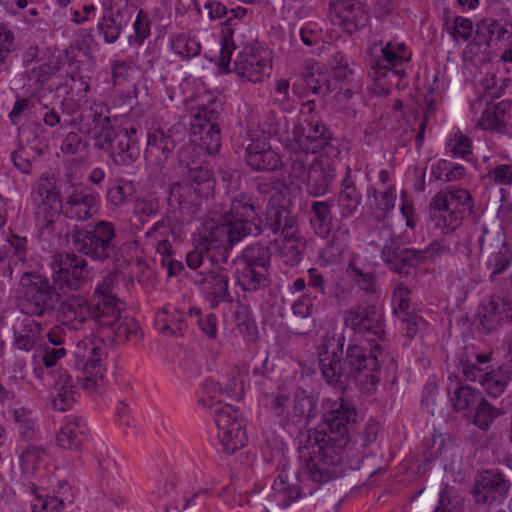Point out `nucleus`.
I'll list each match as a JSON object with an SVG mask.
<instances>
[{
	"instance_id": "obj_1",
	"label": "nucleus",
	"mask_w": 512,
	"mask_h": 512,
	"mask_svg": "<svg viewBox=\"0 0 512 512\" xmlns=\"http://www.w3.org/2000/svg\"><path fill=\"white\" fill-rule=\"evenodd\" d=\"M354 405L344 398L328 402L322 424L299 435L300 458L304 460L310 478L319 483L335 475L331 468L343 460L349 442L350 429L356 422Z\"/></svg>"
},
{
	"instance_id": "obj_2",
	"label": "nucleus",
	"mask_w": 512,
	"mask_h": 512,
	"mask_svg": "<svg viewBox=\"0 0 512 512\" xmlns=\"http://www.w3.org/2000/svg\"><path fill=\"white\" fill-rule=\"evenodd\" d=\"M259 207L245 194L230 199L229 208L220 220H207L194 237L195 249L186 256L189 268L197 269L203 261V253H212L216 261L226 262L232 247L244 237L261 232L259 225L251 222Z\"/></svg>"
},
{
	"instance_id": "obj_3",
	"label": "nucleus",
	"mask_w": 512,
	"mask_h": 512,
	"mask_svg": "<svg viewBox=\"0 0 512 512\" xmlns=\"http://www.w3.org/2000/svg\"><path fill=\"white\" fill-rule=\"evenodd\" d=\"M344 337L337 341L324 338L318 347L319 366L325 380L331 385H342L354 379L365 393H373L380 382L381 347L376 344L367 348L360 344H350L343 356Z\"/></svg>"
},
{
	"instance_id": "obj_4",
	"label": "nucleus",
	"mask_w": 512,
	"mask_h": 512,
	"mask_svg": "<svg viewBox=\"0 0 512 512\" xmlns=\"http://www.w3.org/2000/svg\"><path fill=\"white\" fill-rule=\"evenodd\" d=\"M473 212V201L466 189L439 191L429 203V218L442 233L454 231Z\"/></svg>"
},
{
	"instance_id": "obj_5",
	"label": "nucleus",
	"mask_w": 512,
	"mask_h": 512,
	"mask_svg": "<svg viewBox=\"0 0 512 512\" xmlns=\"http://www.w3.org/2000/svg\"><path fill=\"white\" fill-rule=\"evenodd\" d=\"M19 283L23 289L20 307L24 314L42 317L55 310L59 294L46 276L25 271Z\"/></svg>"
},
{
	"instance_id": "obj_6",
	"label": "nucleus",
	"mask_w": 512,
	"mask_h": 512,
	"mask_svg": "<svg viewBox=\"0 0 512 512\" xmlns=\"http://www.w3.org/2000/svg\"><path fill=\"white\" fill-rule=\"evenodd\" d=\"M115 227L113 223L102 220L95 224L92 231L74 230L73 247L86 256L97 261H105L115 253Z\"/></svg>"
},
{
	"instance_id": "obj_7",
	"label": "nucleus",
	"mask_w": 512,
	"mask_h": 512,
	"mask_svg": "<svg viewBox=\"0 0 512 512\" xmlns=\"http://www.w3.org/2000/svg\"><path fill=\"white\" fill-rule=\"evenodd\" d=\"M293 139L297 147L310 154H318V157L335 159L340 155L337 139L320 121L309 120L305 124L296 125Z\"/></svg>"
},
{
	"instance_id": "obj_8",
	"label": "nucleus",
	"mask_w": 512,
	"mask_h": 512,
	"mask_svg": "<svg viewBox=\"0 0 512 512\" xmlns=\"http://www.w3.org/2000/svg\"><path fill=\"white\" fill-rule=\"evenodd\" d=\"M136 133V128L114 127L112 130H104L94 135V146L108 152L115 164L130 165L140 155Z\"/></svg>"
},
{
	"instance_id": "obj_9",
	"label": "nucleus",
	"mask_w": 512,
	"mask_h": 512,
	"mask_svg": "<svg viewBox=\"0 0 512 512\" xmlns=\"http://www.w3.org/2000/svg\"><path fill=\"white\" fill-rule=\"evenodd\" d=\"M215 424L218 428V438L223 451L228 454L241 449L246 441L244 420L238 409L230 404L214 408Z\"/></svg>"
},
{
	"instance_id": "obj_10",
	"label": "nucleus",
	"mask_w": 512,
	"mask_h": 512,
	"mask_svg": "<svg viewBox=\"0 0 512 512\" xmlns=\"http://www.w3.org/2000/svg\"><path fill=\"white\" fill-rule=\"evenodd\" d=\"M117 274L108 273L99 282L93 292L92 302L94 304V322L97 325H111L123 313L125 304L117 297Z\"/></svg>"
},
{
	"instance_id": "obj_11",
	"label": "nucleus",
	"mask_w": 512,
	"mask_h": 512,
	"mask_svg": "<svg viewBox=\"0 0 512 512\" xmlns=\"http://www.w3.org/2000/svg\"><path fill=\"white\" fill-rule=\"evenodd\" d=\"M53 282L60 290H77L83 286L88 277L86 261L69 253H57L50 262Z\"/></svg>"
},
{
	"instance_id": "obj_12",
	"label": "nucleus",
	"mask_w": 512,
	"mask_h": 512,
	"mask_svg": "<svg viewBox=\"0 0 512 512\" xmlns=\"http://www.w3.org/2000/svg\"><path fill=\"white\" fill-rule=\"evenodd\" d=\"M233 71L247 82L264 81L272 71L269 52L258 44L244 46L234 60Z\"/></svg>"
},
{
	"instance_id": "obj_13",
	"label": "nucleus",
	"mask_w": 512,
	"mask_h": 512,
	"mask_svg": "<svg viewBox=\"0 0 512 512\" xmlns=\"http://www.w3.org/2000/svg\"><path fill=\"white\" fill-rule=\"evenodd\" d=\"M478 242L482 253H491L487 265L491 269L489 279L495 282L512 266V248L501 239L499 231H490L485 225Z\"/></svg>"
},
{
	"instance_id": "obj_14",
	"label": "nucleus",
	"mask_w": 512,
	"mask_h": 512,
	"mask_svg": "<svg viewBox=\"0 0 512 512\" xmlns=\"http://www.w3.org/2000/svg\"><path fill=\"white\" fill-rule=\"evenodd\" d=\"M196 148L186 145L179 151V164L183 168L185 180L201 197L209 196L214 188V178L209 165L202 163L195 155Z\"/></svg>"
},
{
	"instance_id": "obj_15",
	"label": "nucleus",
	"mask_w": 512,
	"mask_h": 512,
	"mask_svg": "<svg viewBox=\"0 0 512 512\" xmlns=\"http://www.w3.org/2000/svg\"><path fill=\"white\" fill-rule=\"evenodd\" d=\"M344 325L360 335L381 339L384 335L383 313L373 301L360 303L344 312Z\"/></svg>"
},
{
	"instance_id": "obj_16",
	"label": "nucleus",
	"mask_w": 512,
	"mask_h": 512,
	"mask_svg": "<svg viewBox=\"0 0 512 512\" xmlns=\"http://www.w3.org/2000/svg\"><path fill=\"white\" fill-rule=\"evenodd\" d=\"M99 199L98 193L90 186L71 185L59 206L60 212L71 220L86 221L90 219L96 209Z\"/></svg>"
},
{
	"instance_id": "obj_17",
	"label": "nucleus",
	"mask_w": 512,
	"mask_h": 512,
	"mask_svg": "<svg viewBox=\"0 0 512 512\" xmlns=\"http://www.w3.org/2000/svg\"><path fill=\"white\" fill-rule=\"evenodd\" d=\"M229 274L224 268L216 266L209 271L200 272L195 279L205 299L209 301L212 308L220 303L232 302L229 292Z\"/></svg>"
},
{
	"instance_id": "obj_18",
	"label": "nucleus",
	"mask_w": 512,
	"mask_h": 512,
	"mask_svg": "<svg viewBox=\"0 0 512 512\" xmlns=\"http://www.w3.org/2000/svg\"><path fill=\"white\" fill-rule=\"evenodd\" d=\"M382 60L370 58L369 66L375 72L386 76L390 71L393 75L402 78L406 75L403 68L411 60L412 53L404 43L388 41L381 48Z\"/></svg>"
},
{
	"instance_id": "obj_19",
	"label": "nucleus",
	"mask_w": 512,
	"mask_h": 512,
	"mask_svg": "<svg viewBox=\"0 0 512 512\" xmlns=\"http://www.w3.org/2000/svg\"><path fill=\"white\" fill-rule=\"evenodd\" d=\"M94 304L82 295H70L60 302L57 320L69 330L77 331L91 318L94 321Z\"/></svg>"
},
{
	"instance_id": "obj_20",
	"label": "nucleus",
	"mask_w": 512,
	"mask_h": 512,
	"mask_svg": "<svg viewBox=\"0 0 512 512\" xmlns=\"http://www.w3.org/2000/svg\"><path fill=\"white\" fill-rule=\"evenodd\" d=\"M288 188L282 185L281 189L273 188L268 201L265 215V227L273 234H286L296 229V221L291 211L280 200L284 198Z\"/></svg>"
},
{
	"instance_id": "obj_21",
	"label": "nucleus",
	"mask_w": 512,
	"mask_h": 512,
	"mask_svg": "<svg viewBox=\"0 0 512 512\" xmlns=\"http://www.w3.org/2000/svg\"><path fill=\"white\" fill-rule=\"evenodd\" d=\"M480 325L486 332H491L503 323L512 322V297L492 296L483 302L478 312Z\"/></svg>"
},
{
	"instance_id": "obj_22",
	"label": "nucleus",
	"mask_w": 512,
	"mask_h": 512,
	"mask_svg": "<svg viewBox=\"0 0 512 512\" xmlns=\"http://www.w3.org/2000/svg\"><path fill=\"white\" fill-rule=\"evenodd\" d=\"M86 354L83 355V376L78 377L81 387L88 393H97L104 385V369L101 364L102 348L90 342L85 344Z\"/></svg>"
},
{
	"instance_id": "obj_23",
	"label": "nucleus",
	"mask_w": 512,
	"mask_h": 512,
	"mask_svg": "<svg viewBox=\"0 0 512 512\" xmlns=\"http://www.w3.org/2000/svg\"><path fill=\"white\" fill-rule=\"evenodd\" d=\"M330 9L338 24L350 33L365 27L369 21L366 7L358 0H332Z\"/></svg>"
},
{
	"instance_id": "obj_24",
	"label": "nucleus",
	"mask_w": 512,
	"mask_h": 512,
	"mask_svg": "<svg viewBox=\"0 0 512 512\" xmlns=\"http://www.w3.org/2000/svg\"><path fill=\"white\" fill-rule=\"evenodd\" d=\"M336 168L334 159L317 157L309 166L307 180V193L313 197L323 196L334 181Z\"/></svg>"
},
{
	"instance_id": "obj_25",
	"label": "nucleus",
	"mask_w": 512,
	"mask_h": 512,
	"mask_svg": "<svg viewBox=\"0 0 512 512\" xmlns=\"http://www.w3.org/2000/svg\"><path fill=\"white\" fill-rule=\"evenodd\" d=\"M247 165L255 171H274L281 165L279 155L271 149L267 137L252 138L246 147Z\"/></svg>"
},
{
	"instance_id": "obj_26",
	"label": "nucleus",
	"mask_w": 512,
	"mask_h": 512,
	"mask_svg": "<svg viewBox=\"0 0 512 512\" xmlns=\"http://www.w3.org/2000/svg\"><path fill=\"white\" fill-rule=\"evenodd\" d=\"M424 249H399L392 244H386L381 251V258L389 269L399 275H408L407 267L417 266L426 261Z\"/></svg>"
},
{
	"instance_id": "obj_27",
	"label": "nucleus",
	"mask_w": 512,
	"mask_h": 512,
	"mask_svg": "<svg viewBox=\"0 0 512 512\" xmlns=\"http://www.w3.org/2000/svg\"><path fill=\"white\" fill-rule=\"evenodd\" d=\"M510 482L499 471H485L477 482L475 495L477 502L491 503L502 500L510 490Z\"/></svg>"
},
{
	"instance_id": "obj_28",
	"label": "nucleus",
	"mask_w": 512,
	"mask_h": 512,
	"mask_svg": "<svg viewBox=\"0 0 512 512\" xmlns=\"http://www.w3.org/2000/svg\"><path fill=\"white\" fill-rule=\"evenodd\" d=\"M31 200L35 210L59 209L61 204L60 191L57 189L56 179L48 172H44L33 183Z\"/></svg>"
},
{
	"instance_id": "obj_29",
	"label": "nucleus",
	"mask_w": 512,
	"mask_h": 512,
	"mask_svg": "<svg viewBox=\"0 0 512 512\" xmlns=\"http://www.w3.org/2000/svg\"><path fill=\"white\" fill-rule=\"evenodd\" d=\"M484 130L512 135V101L503 100L486 108L478 121Z\"/></svg>"
},
{
	"instance_id": "obj_30",
	"label": "nucleus",
	"mask_w": 512,
	"mask_h": 512,
	"mask_svg": "<svg viewBox=\"0 0 512 512\" xmlns=\"http://www.w3.org/2000/svg\"><path fill=\"white\" fill-rule=\"evenodd\" d=\"M184 136V127L179 123L168 128L155 127L148 132L147 145L151 151L155 149L167 155L184 139Z\"/></svg>"
},
{
	"instance_id": "obj_31",
	"label": "nucleus",
	"mask_w": 512,
	"mask_h": 512,
	"mask_svg": "<svg viewBox=\"0 0 512 512\" xmlns=\"http://www.w3.org/2000/svg\"><path fill=\"white\" fill-rule=\"evenodd\" d=\"M75 390L72 376L67 370H59L50 395L54 409L60 412L69 410L75 402Z\"/></svg>"
},
{
	"instance_id": "obj_32",
	"label": "nucleus",
	"mask_w": 512,
	"mask_h": 512,
	"mask_svg": "<svg viewBox=\"0 0 512 512\" xmlns=\"http://www.w3.org/2000/svg\"><path fill=\"white\" fill-rule=\"evenodd\" d=\"M352 170L349 166L346 167L345 176L341 181V188L338 198L341 215L349 217L353 215L359 208L362 202V195L357 190L355 182L352 179Z\"/></svg>"
},
{
	"instance_id": "obj_33",
	"label": "nucleus",
	"mask_w": 512,
	"mask_h": 512,
	"mask_svg": "<svg viewBox=\"0 0 512 512\" xmlns=\"http://www.w3.org/2000/svg\"><path fill=\"white\" fill-rule=\"evenodd\" d=\"M275 245L285 262L290 266L297 265L303 256L306 247L305 240L300 236L297 229L282 234L280 239H275Z\"/></svg>"
},
{
	"instance_id": "obj_34",
	"label": "nucleus",
	"mask_w": 512,
	"mask_h": 512,
	"mask_svg": "<svg viewBox=\"0 0 512 512\" xmlns=\"http://www.w3.org/2000/svg\"><path fill=\"white\" fill-rule=\"evenodd\" d=\"M349 246L350 230L348 227L340 226L322 249L320 256L326 264H337L341 262Z\"/></svg>"
},
{
	"instance_id": "obj_35",
	"label": "nucleus",
	"mask_w": 512,
	"mask_h": 512,
	"mask_svg": "<svg viewBox=\"0 0 512 512\" xmlns=\"http://www.w3.org/2000/svg\"><path fill=\"white\" fill-rule=\"evenodd\" d=\"M512 380V370L508 366L500 365L486 371L480 378L479 384L486 393L497 398L501 396Z\"/></svg>"
},
{
	"instance_id": "obj_36",
	"label": "nucleus",
	"mask_w": 512,
	"mask_h": 512,
	"mask_svg": "<svg viewBox=\"0 0 512 512\" xmlns=\"http://www.w3.org/2000/svg\"><path fill=\"white\" fill-rule=\"evenodd\" d=\"M491 360V355L486 353H474L468 350L458 356L459 372L469 381L480 382V378L486 372L482 365Z\"/></svg>"
},
{
	"instance_id": "obj_37",
	"label": "nucleus",
	"mask_w": 512,
	"mask_h": 512,
	"mask_svg": "<svg viewBox=\"0 0 512 512\" xmlns=\"http://www.w3.org/2000/svg\"><path fill=\"white\" fill-rule=\"evenodd\" d=\"M270 269L251 266H239L237 284L245 291H257L267 288L270 283Z\"/></svg>"
},
{
	"instance_id": "obj_38",
	"label": "nucleus",
	"mask_w": 512,
	"mask_h": 512,
	"mask_svg": "<svg viewBox=\"0 0 512 512\" xmlns=\"http://www.w3.org/2000/svg\"><path fill=\"white\" fill-rule=\"evenodd\" d=\"M273 492L269 495L272 502L278 508L288 507L293 501L300 496V489L295 484L290 482L289 477L285 471H282L272 486Z\"/></svg>"
},
{
	"instance_id": "obj_39",
	"label": "nucleus",
	"mask_w": 512,
	"mask_h": 512,
	"mask_svg": "<svg viewBox=\"0 0 512 512\" xmlns=\"http://www.w3.org/2000/svg\"><path fill=\"white\" fill-rule=\"evenodd\" d=\"M86 424L81 418H74L61 427L56 434L57 445L66 450H75L80 447Z\"/></svg>"
},
{
	"instance_id": "obj_40",
	"label": "nucleus",
	"mask_w": 512,
	"mask_h": 512,
	"mask_svg": "<svg viewBox=\"0 0 512 512\" xmlns=\"http://www.w3.org/2000/svg\"><path fill=\"white\" fill-rule=\"evenodd\" d=\"M42 330V324L34 319L26 318L19 328L14 329L15 346L24 351H30L37 344Z\"/></svg>"
},
{
	"instance_id": "obj_41",
	"label": "nucleus",
	"mask_w": 512,
	"mask_h": 512,
	"mask_svg": "<svg viewBox=\"0 0 512 512\" xmlns=\"http://www.w3.org/2000/svg\"><path fill=\"white\" fill-rule=\"evenodd\" d=\"M48 454L43 446L29 445L20 455V468L23 474L33 476L47 464Z\"/></svg>"
},
{
	"instance_id": "obj_42",
	"label": "nucleus",
	"mask_w": 512,
	"mask_h": 512,
	"mask_svg": "<svg viewBox=\"0 0 512 512\" xmlns=\"http://www.w3.org/2000/svg\"><path fill=\"white\" fill-rule=\"evenodd\" d=\"M99 328L110 330L117 342H126L132 339L141 338L139 324L132 318L122 317L119 313L118 319L111 325H98Z\"/></svg>"
},
{
	"instance_id": "obj_43",
	"label": "nucleus",
	"mask_w": 512,
	"mask_h": 512,
	"mask_svg": "<svg viewBox=\"0 0 512 512\" xmlns=\"http://www.w3.org/2000/svg\"><path fill=\"white\" fill-rule=\"evenodd\" d=\"M169 225L167 221L160 220L156 222L146 233L147 240L155 244V249L161 260L172 257L171 245L168 240Z\"/></svg>"
},
{
	"instance_id": "obj_44",
	"label": "nucleus",
	"mask_w": 512,
	"mask_h": 512,
	"mask_svg": "<svg viewBox=\"0 0 512 512\" xmlns=\"http://www.w3.org/2000/svg\"><path fill=\"white\" fill-rule=\"evenodd\" d=\"M310 223L315 233L321 237H326L331 230L332 210L327 201H314L311 204Z\"/></svg>"
},
{
	"instance_id": "obj_45",
	"label": "nucleus",
	"mask_w": 512,
	"mask_h": 512,
	"mask_svg": "<svg viewBox=\"0 0 512 512\" xmlns=\"http://www.w3.org/2000/svg\"><path fill=\"white\" fill-rule=\"evenodd\" d=\"M302 77L308 89L314 94L325 96L337 89L336 86H332L331 79L321 72L317 65L307 66L302 73Z\"/></svg>"
},
{
	"instance_id": "obj_46",
	"label": "nucleus",
	"mask_w": 512,
	"mask_h": 512,
	"mask_svg": "<svg viewBox=\"0 0 512 512\" xmlns=\"http://www.w3.org/2000/svg\"><path fill=\"white\" fill-rule=\"evenodd\" d=\"M155 325L163 335L179 336L183 332L182 314L177 310L170 313L168 308H163L156 315Z\"/></svg>"
},
{
	"instance_id": "obj_47",
	"label": "nucleus",
	"mask_w": 512,
	"mask_h": 512,
	"mask_svg": "<svg viewBox=\"0 0 512 512\" xmlns=\"http://www.w3.org/2000/svg\"><path fill=\"white\" fill-rule=\"evenodd\" d=\"M271 253L268 247L260 243L247 246L238 260L239 266L258 267L270 269Z\"/></svg>"
},
{
	"instance_id": "obj_48",
	"label": "nucleus",
	"mask_w": 512,
	"mask_h": 512,
	"mask_svg": "<svg viewBox=\"0 0 512 512\" xmlns=\"http://www.w3.org/2000/svg\"><path fill=\"white\" fill-rule=\"evenodd\" d=\"M482 397L483 394L478 389L462 384L455 388L451 403L455 411L474 409Z\"/></svg>"
},
{
	"instance_id": "obj_49",
	"label": "nucleus",
	"mask_w": 512,
	"mask_h": 512,
	"mask_svg": "<svg viewBox=\"0 0 512 512\" xmlns=\"http://www.w3.org/2000/svg\"><path fill=\"white\" fill-rule=\"evenodd\" d=\"M60 218L59 209H40L35 210V220L38 228L39 237L43 241H48L56 234V223Z\"/></svg>"
},
{
	"instance_id": "obj_50",
	"label": "nucleus",
	"mask_w": 512,
	"mask_h": 512,
	"mask_svg": "<svg viewBox=\"0 0 512 512\" xmlns=\"http://www.w3.org/2000/svg\"><path fill=\"white\" fill-rule=\"evenodd\" d=\"M316 402L312 396L306 394L305 390L296 391L293 399L291 417L296 420L314 418Z\"/></svg>"
},
{
	"instance_id": "obj_51",
	"label": "nucleus",
	"mask_w": 512,
	"mask_h": 512,
	"mask_svg": "<svg viewBox=\"0 0 512 512\" xmlns=\"http://www.w3.org/2000/svg\"><path fill=\"white\" fill-rule=\"evenodd\" d=\"M349 277L352 283L367 295L376 294V277L373 273L364 271L358 267L356 261L349 262Z\"/></svg>"
},
{
	"instance_id": "obj_52",
	"label": "nucleus",
	"mask_w": 512,
	"mask_h": 512,
	"mask_svg": "<svg viewBox=\"0 0 512 512\" xmlns=\"http://www.w3.org/2000/svg\"><path fill=\"white\" fill-rule=\"evenodd\" d=\"M85 119L92 121L95 135L114 128L111 125L109 107L103 102H94L85 115Z\"/></svg>"
},
{
	"instance_id": "obj_53",
	"label": "nucleus",
	"mask_w": 512,
	"mask_h": 512,
	"mask_svg": "<svg viewBox=\"0 0 512 512\" xmlns=\"http://www.w3.org/2000/svg\"><path fill=\"white\" fill-rule=\"evenodd\" d=\"M219 117L220 113L215 108H210L206 106L197 108L196 112L192 116V120L190 123L192 134H196L206 129H209V126L212 127L219 125Z\"/></svg>"
},
{
	"instance_id": "obj_54",
	"label": "nucleus",
	"mask_w": 512,
	"mask_h": 512,
	"mask_svg": "<svg viewBox=\"0 0 512 512\" xmlns=\"http://www.w3.org/2000/svg\"><path fill=\"white\" fill-rule=\"evenodd\" d=\"M171 49L183 60H189L200 54L201 45L195 38L180 34L171 41Z\"/></svg>"
},
{
	"instance_id": "obj_55",
	"label": "nucleus",
	"mask_w": 512,
	"mask_h": 512,
	"mask_svg": "<svg viewBox=\"0 0 512 512\" xmlns=\"http://www.w3.org/2000/svg\"><path fill=\"white\" fill-rule=\"evenodd\" d=\"M503 414L502 409L492 406L482 397L475 407L474 424L481 430H487L492 422Z\"/></svg>"
},
{
	"instance_id": "obj_56",
	"label": "nucleus",
	"mask_w": 512,
	"mask_h": 512,
	"mask_svg": "<svg viewBox=\"0 0 512 512\" xmlns=\"http://www.w3.org/2000/svg\"><path fill=\"white\" fill-rule=\"evenodd\" d=\"M226 395V389L223 390L218 382L207 380L203 385V396L199 397L198 402L205 408H216L223 405Z\"/></svg>"
},
{
	"instance_id": "obj_57",
	"label": "nucleus",
	"mask_w": 512,
	"mask_h": 512,
	"mask_svg": "<svg viewBox=\"0 0 512 512\" xmlns=\"http://www.w3.org/2000/svg\"><path fill=\"white\" fill-rule=\"evenodd\" d=\"M373 197L376 201V211L374 213L375 219L380 222L386 214L394 208L396 194L393 187H388L384 191L373 190Z\"/></svg>"
},
{
	"instance_id": "obj_58",
	"label": "nucleus",
	"mask_w": 512,
	"mask_h": 512,
	"mask_svg": "<svg viewBox=\"0 0 512 512\" xmlns=\"http://www.w3.org/2000/svg\"><path fill=\"white\" fill-rule=\"evenodd\" d=\"M309 154L296 145L290 153V176L298 180H305L308 174L307 165Z\"/></svg>"
},
{
	"instance_id": "obj_59",
	"label": "nucleus",
	"mask_w": 512,
	"mask_h": 512,
	"mask_svg": "<svg viewBox=\"0 0 512 512\" xmlns=\"http://www.w3.org/2000/svg\"><path fill=\"white\" fill-rule=\"evenodd\" d=\"M159 210L160 202L155 194L140 196L134 204V213L142 222L148 217L155 215Z\"/></svg>"
},
{
	"instance_id": "obj_60",
	"label": "nucleus",
	"mask_w": 512,
	"mask_h": 512,
	"mask_svg": "<svg viewBox=\"0 0 512 512\" xmlns=\"http://www.w3.org/2000/svg\"><path fill=\"white\" fill-rule=\"evenodd\" d=\"M58 69V62L55 58L41 56L37 65L31 69L30 75L37 82L45 83Z\"/></svg>"
},
{
	"instance_id": "obj_61",
	"label": "nucleus",
	"mask_w": 512,
	"mask_h": 512,
	"mask_svg": "<svg viewBox=\"0 0 512 512\" xmlns=\"http://www.w3.org/2000/svg\"><path fill=\"white\" fill-rule=\"evenodd\" d=\"M209 127V129L192 135L198 137L200 148L209 154H214L219 151L221 146L220 127L219 125Z\"/></svg>"
},
{
	"instance_id": "obj_62",
	"label": "nucleus",
	"mask_w": 512,
	"mask_h": 512,
	"mask_svg": "<svg viewBox=\"0 0 512 512\" xmlns=\"http://www.w3.org/2000/svg\"><path fill=\"white\" fill-rule=\"evenodd\" d=\"M88 143L83 141L77 133H68L62 141L61 151L68 156H79L83 158L88 151Z\"/></svg>"
},
{
	"instance_id": "obj_63",
	"label": "nucleus",
	"mask_w": 512,
	"mask_h": 512,
	"mask_svg": "<svg viewBox=\"0 0 512 512\" xmlns=\"http://www.w3.org/2000/svg\"><path fill=\"white\" fill-rule=\"evenodd\" d=\"M315 300V297L304 294L292 304L294 316L306 319L310 328L315 325V320L312 318L315 310Z\"/></svg>"
},
{
	"instance_id": "obj_64",
	"label": "nucleus",
	"mask_w": 512,
	"mask_h": 512,
	"mask_svg": "<svg viewBox=\"0 0 512 512\" xmlns=\"http://www.w3.org/2000/svg\"><path fill=\"white\" fill-rule=\"evenodd\" d=\"M134 34L129 36L131 43L142 45L150 35V20L144 11L140 10L133 23Z\"/></svg>"
}]
</instances>
